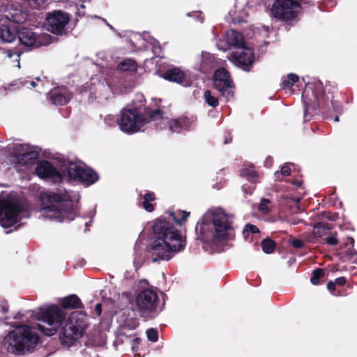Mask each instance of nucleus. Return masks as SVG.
I'll use <instances>...</instances> for the list:
<instances>
[{"label":"nucleus","mask_w":357,"mask_h":357,"mask_svg":"<svg viewBox=\"0 0 357 357\" xmlns=\"http://www.w3.org/2000/svg\"><path fill=\"white\" fill-rule=\"evenodd\" d=\"M29 84L32 86V87H35L36 84L34 81H31V82H29Z\"/></svg>","instance_id":"nucleus-52"},{"label":"nucleus","mask_w":357,"mask_h":357,"mask_svg":"<svg viewBox=\"0 0 357 357\" xmlns=\"http://www.w3.org/2000/svg\"><path fill=\"white\" fill-rule=\"evenodd\" d=\"M146 123V118L137 109H123L118 121L120 129L129 134L138 132Z\"/></svg>","instance_id":"nucleus-9"},{"label":"nucleus","mask_w":357,"mask_h":357,"mask_svg":"<svg viewBox=\"0 0 357 357\" xmlns=\"http://www.w3.org/2000/svg\"><path fill=\"white\" fill-rule=\"evenodd\" d=\"M213 86L222 96H233L234 84L231 79H213Z\"/></svg>","instance_id":"nucleus-21"},{"label":"nucleus","mask_w":357,"mask_h":357,"mask_svg":"<svg viewBox=\"0 0 357 357\" xmlns=\"http://www.w3.org/2000/svg\"><path fill=\"white\" fill-rule=\"evenodd\" d=\"M333 96L329 92L325 93L321 83L305 87L302 94L305 105V121H310L311 118L319 112H326L330 105H333Z\"/></svg>","instance_id":"nucleus-4"},{"label":"nucleus","mask_w":357,"mask_h":357,"mask_svg":"<svg viewBox=\"0 0 357 357\" xmlns=\"http://www.w3.org/2000/svg\"><path fill=\"white\" fill-rule=\"evenodd\" d=\"M189 215L190 212L185 211L168 210L155 220L152 227L155 238L150 245L153 262L169 261L185 249V239L177 227H181Z\"/></svg>","instance_id":"nucleus-1"},{"label":"nucleus","mask_w":357,"mask_h":357,"mask_svg":"<svg viewBox=\"0 0 357 357\" xmlns=\"http://www.w3.org/2000/svg\"><path fill=\"white\" fill-rule=\"evenodd\" d=\"M261 245L263 252L266 254L273 253L276 247L275 241L269 237L262 240Z\"/></svg>","instance_id":"nucleus-30"},{"label":"nucleus","mask_w":357,"mask_h":357,"mask_svg":"<svg viewBox=\"0 0 357 357\" xmlns=\"http://www.w3.org/2000/svg\"><path fill=\"white\" fill-rule=\"evenodd\" d=\"M190 126V119L186 116L172 119L169 122V129L172 132L179 133L183 130H188Z\"/></svg>","instance_id":"nucleus-22"},{"label":"nucleus","mask_w":357,"mask_h":357,"mask_svg":"<svg viewBox=\"0 0 357 357\" xmlns=\"http://www.w3.org/2000/svg\"><path fill=\"white\" fill-rule=\"evenodd\" d=\"M43 199L50 204L45 206L44 211L50 219H55L59 222H70L75 219V204L68 195L47 192L44 194Z\"/></svg>","instance_id":"nucleus-5"},{"label":"nucleus","mask_w":357,"mask_h":357,"mask_svg":"<svg viewBox=\"0 0 357 357\" xmlns=\"http://www.w3.org/2000/svg\"><path fill=\"white\" fill-rule=\"evenodd\" d=\"M2 308L4 312H7L8 307V306L7 307L3 306Z\"/></svg>","instance_id":"nucleus-53"},{"label":"nucleus","mask_w":357,"mask_h":357,"mask_svg":"<svg viewBox=\"0 0 357 357\" xmlns=\"http://www.w3.org/2000/svg\"><path fill=\"white\" fill-rule=\"evenodd\" d=\"M19 26L10 23L0 24V41L3 43L14 42L18 33Z\"/></svg>","instance_id":"nucleus-18"},{"label":"nucleus","mask_w":357,"mask_h":357,"mask_svg":"<svg viewBox=\"0 0 357 357\" xmlns=\"http://www.w3.org/2000/svg\"><path fill=\"white\" fill-rule=\"evenodd\" d=\"M139 325V323L135 319H130L126 322V326L129 329H135Z\"/></svg>","instance_id":"nucleus-44"},{"label":"nucleus","mask_w":357,"mask_h":357,"mask_svg":"<svg viewBox=\"0 0 357 357\" xmlns=\"http://www.w3.org/2000/svg\"><path fill=\"white\" fill-rule=\"evenodd\" d=\"M24 1L32 9H40L45 3V0H24Z\"/></svg>","instance_id":"nucleus-38"},{"label":"nucleus","mask_w":357,"mask_h":357,"mask_svg":"<svg viewBox=\"0 0 357 357\" xmlns=\"http://www.w3.org/2000/svg\"><path fill=\"white\" fill-rule=\"evenodd\" d=\"M357 251L354 248L349 249L347 250V255L351 258L353 256L356 255Z\"/></svg>","instance_id":"nucleus-48"},{"label":"nucleus","mask_w":357,"mask_h":357,"mask_svg":"<svg viewBox=\"0 0 357 357\" xmlns=\"http://www.w3.org/2000/svg\"><path fill=\"white\" fill-rule=\"evenodd\" d=\"M39 154L35 151H28L24 153H17L15 158L17 159L19 162L22 165H29L34 164L38 160Z\"/></svg>","instance_id":"nucleus-26"},{"label":"nucleus","mask_w":357,"mask_h":357,"mask_svg":"<svg viewBox=\"0 0 357 357\" xmlns=\"http://www.w3.org/2000/svg\"><path fill=\"white\" fill-rule=\"evenodd\" d=\"M337 232H335L331 236H327L324 238V241L326 243L329 245L335 246L339 243V240L337 237Z\"/></svg>","instance_id":"nucleus-40"},{"label":"nucleus","mask_w":357,"mask_h":357,"mask_svg":"<svg viewBox=\"0 0 357 357\" xmlns=\"http://www.w3.org/2000/svg\"><path fill=\"white\" fill-rule=\"evenodd\" d=\"M204 97L205 99V102L207 103L208 105L213 107H216L219 105L218 98L213 96L209 90H206L204 91Z\"/></svg>","instance_id":"nucleus-35"},{"label":"nucleus","mask_w":357,"mask_h":357,"mask_svg":"<svg viewBox=\"0 0 357 357\" xmlns=\"http://www.w3.org/2000/svg\"><path fill=\"white\" fill-rule=\"evenodd\" d=\"M298 76L294 73H289L287 77H283L282 86L283 89L291 88L294 83L298 81Z\"/></svg>","instance_id":"nucleus-33"},{"label":"nucleus","mask_w":357,"mask_h":357,"mask_svg":"<svg viewBox=\"0 0 357 357\" xmlns=\"http://www.w3.org/2000/svg\"><path fill=\"white\" fill-rule=\"evenodd\" d=\"M17 38L24 47L31 50L50 45L52 36L48 33L37 34L32 29L19 26Z\"/></svg>","instance_id":"nucleus-10"},{"label":"nucleus","mask_w":357,"mask_h":357,"mask_svg":"<svg viewBox=\"0 0 357 357\" xmlns=\"http://www.w3.org/2000/svg\"><path fill=\"white\" fill-rule=\"evenodd\" d=\"M66 314L63 310L56 305H52L46 308H40L36 314L38 321H42L48 325V327L38 324V329L46 336L54 335L63 321L65 320Z\"/></svg>","instance_id":"nucleus-7"},{"label":"nucleus","mask_w":357,"mask_h":357,"mask_svg":"<svg viewBox=\"0 0 357 357\" xmlns=\"http://www.w3.org/2000/svg\"><path fill=\"white\" fill-rule=\"evenodd\" d=\"M35 172L40 178L52 179L54 182L60 181L62 178L61 174L47 160L40 161Z\"/></svg>","instance_id":"nucleus-16"},{"label":"nucleus","mask_w":357,"mask_h":357,"mask_svg":"<svg viewBox=\"0 0 357 357\" xmlns=\"http://www.w3.org/2000/svg\"><path fill=\"white\" fill-rule=\"evenodd\" d=\"M6 19L15 24H23L27 18V13L20 8L9 6L3 14Z\"/></svg>","instance_id":"nucleus-19"},{"label":"nucleus","mask_w":357,"mask_h":357,"mask_svg":"<svg viewBox=\"0 0 357 357\" xmlns=\"http://www.w3.org/2000/svg\"><path fill=\"white\" fill-rule=\"evenodd\" d=\"M290 244L295 248H302L305 245L303 241L298 238L292 239Z\"/></svg>","instance_id":"nucleus-43"},{"label":"nucleus","mask_w":357,"mask_h":357,"mask_svg":"<svg viewBox=\"0 0 357 357\" xmlns=\"http://www.w3.org/2000/svg\"><path fill=\"white\" fill-rule=\"evenodd\" d=\"M290 174H291V168L287 165H284L282 167L280 172L277 171L275 173V176L278 178H280V175L287 176H289Z\"/></svg>","instance_id":"nucleus-41"},{"label":"nucleus","mask_w":357,"mask_h":357,"mask_svg":"<svg viewBox=\"0 0 357 357\" xmlns=\"http://www.w3.org/2000/svg\"><path fill=\"white\" fill-rule=\"evenodd\" d=\"M348 242L351 245L352 248L354 245V238L353 237H348Z\"/></svg>","instance_id":"nucleus-50"},{"label":"nucleus","mask_w":357,"mask_h":357,"mask_svg":"<svg viewBox=\"0 0 357 357\" xmlns=\"http://www.w3.org/2000/svg\"><path fill=\"white\" fill-rule=\"evenodd\" d=\"M23 146L22 144H16L14 149L16 151L23 150Z\"/></svg>","instance_id":"nucleus-49"},{"label":"nucleus","mask_w":357,"mask_h":357,"mask_svg":"<svg viewBox=\"0 0 357 357\" xmlns=\"http://www.w3.org/2000/svg\"><path fill=\"white\" fill-rule=\"evenodd\" d=\"M330 227L328 223L326 222H319L315 225L314 228V234L315 236L322 237L325 236L328 230H330Z\"/></svg>","instance_id":"nucleus-31"},{"label":"nucleus","mask_w":357,"mask_h":357,"mask_svg":"<svg viewBox=\"0 0 357 357\" xmlns=\"http://www.w3.org/2000/svg\"><path fill=\"white\" fill-rule=\"evenodd\" d=\"M60 305L64 309H81L84 307L80 298L75 294L61 298Z\"/></svg>","instance_id":"nucleus-24"},{"label":"nucleus","mask_w":357,"mask_h":357,"mask_svg":"<svg viewBox=\"0 0 357 357\" xmlns=\"http://www.w3.org/2000/svg\"><path fill=\"white\" fill-rule=\"evenodd\" d=\"M23 211L20 203L6 199H0V225L5 228L13 226Z\"/></svg>","instance_id":"nucleus-14"},{"label":"nucleus","mask_w":357,"mask_h":357,"mask_svg":"<svg viewBox=\"0 0 357 357\" xmlns=\"http://www.w3.org/2000/svg\"><path fill=\"white\" fill-rule=\"evenodd\" d=\"M270 203V201L267 199L263 198L261 200L260 204L259 206V210L265 213H268L271 211L268 206V204Z\"/></svg>","instance_id":"nucleus-42"},{"label":"nucleus","mask_w":357,"mask_h":357,"mask_svg":"<svg viewBox=\"0 0 357 357\" xmlns=\"http://www.w3.org/2000/svg\"><path fill=\"white\" fill-rule=\"evenodd\" d=\"M70 20V15L61 10H54L47 14L46 29L56 36H67L66 26Z\"/></svg>","instance_id":"nucleus-11"},{"label":"nucleus","mask_w":357,"mask_h":357,"mask_svg":"<svg viewBox=\"0 0 357 357\" xmlns=\"http://www.w3.org/2000/svg\"><path fill=\"white\" fill-rule=\"evenodd\" d=\"M39 337L33 328L27 325L17 327L4 337L3 346L9 353L24 355L31 352L38 344Z\"/></svg>","instance_id":"nucleus-3"},{"label":"nucleus","mask_w":357,"mask_h":357,"mask_svg":"<svg viewBox=\"0 0 357 357\" xmlns=\"http://www.w3.org/2000/svg\"><path fill=\"white\" fill-rule=\"evenodd\" d=\"M241 176L246 178L251 182H256L258 178V173L252 168H243L241 170Z\"/></svg>","instance_id":"nucleus-32"},{"label":"nucleus","mask_w":357,"mask_h":357,"mask_svg":"<svg viewBox=\"0 0 357 357\" xmlns=\"http://www.w3.org/2000/svg\"><path fill=\"white\" fill-rule=\"evenodd\" d=\"M213 79H231L229 73L224 68H220L214 72Z\"/></svg>","instance_id":"nucleus-36"},{"label":"nucleus","mask_w":357,"mask_h":357,"mask_svg":"<svg viewBox=\"0 0 357 357\" xmlns=\"http://www.w3.org/2000/svg\"><path fill=\"white\" fill-rule=\"evenodd\" d=\"M158 293L152 289L140 291L135 299V310L144 320L152 319L162 311Z\"/></svg>","instance_id":"nucleus-6"},{"label":"nucleus","mask_w":357,"mask_h":357,"mask_svg":"<svg viewBox=\"0 0 357 357\" xmlns=\"http://www.w3.org/2000/svg\"><path fill=\"white\" fill-rule=\"evenodd\" d=\"M227 42L236 50L246 45L243 34L236 30L227 33Z\"/></svg>","instance_id":"nucleus-25"},{"label":"nucleus","mask_w":357,"mask_h":357,"mask_svg":"<svg viewBox=\"0 0 357 357\" xmlns=\"http://www.w3.org/2000/svg\"><path fill=\"white\" fill-rule=\"evenodd\" d=\"M302 7L299 2L294 0H275L271 11L275 17L289 22L296 18Z\"/></svg>","instance_id":"nucleus-13"},{"label":"nucleus","mask_w":357,"mask_h":357,"mask_svg":"<svg viewBox=\"0 0 357 357\" xmlns=\"http://www.w3.org/2000/svg\"><path fill=\"white\" fill-rule=\"evenodd\" d=\"M139 196L143 199V201L141 203L142 208H144L147 212L153 211L155 208V204H151V202H153L156 199L155 194L153 192H147L144 195L140 193Z\"/></svg>","instance_id":"nucleus-27"},{"label":"nucleus","mask_w":357,"mask_h":357,"mask_svg":"<svg viewBox=\"0 0 357 357\" xmlns=\"http://www.w3.org/2000/svg\"><path fill=\"white\" fill-rule=\"evenodd\" d=\"M233 219L234 215L223 211L206 213L197 222L195 231L205 243L227 240L234 234Z\"/></svg>","instance_id":"nucleus-2"},{"label":"nucleus","mask_w":357,"mask_h":357,"mask_svg":"<svg viewBox=\"0 0 357 357\" xmlns=\"http://www.w3.org/2000/svg\"><path fill=\"white\" fill-rule=\"evenodd\" d=\"M232 142V136L230 132H227L225 135L224 144H228Z\"/></svg>","instance_id":"nucleus-46"},{"label":"nucleus","mask_w":357,"mask_h":357,"mask_svg":"<svg viewBox=\"0 0 357 357\" xmlns=\"http://www.w3.org/2000/svg\"><path fill=\"white\" fill-rule=\"evenodd\" d=\"M102 304L100 303H98L96 305L95 309H94V313L98 316H100L102 313Z\"/></svg>","instance_id":"nucleus-45"},{"label":"nucleus","mask_w":357,"mask_h":357,"mask_svg":"<svg viewBox=\"0 0 357 357\" xmlns=\"http://www.w3.org/2000/svg\"><path fill=\"white\" fill-rule=\"evenodd\" d=\"M73 94L65 86L52 89L47 93V98L52 105L63 106L68 104L73 98Z\"/></svg>","instance_id":"nucleus-15"},{"label":"nucleus","mask_w":357,"mask_h":357,"mask_svg":"<svg viewBox=\"0 0 357 357\" xmlns=\"http://www.w3.org/2000/svg\"><path fill=\"white\" fill-rule=\"evenodd\" d=\"M201 65H202V67L203 68H207V67H208V65H207V63H206V61L204 58H203V60H202V64H201Z\"/></svg>","instance_id":"nucleus-51"},{"label":"nucleus","mask_w":357,"mask_h":357,"mask_svg":"<svg viewBox=\"0 0 357 357\" xmlns=\"http://www.w3.org/2000/svg\"><path fill=\"white\" fill-rule=\"evenodd\" d=\"M347 284V279L342 276L336 278L334 281L330 280L327 283V289L328 291L335 296H347L348 295L347 289H337Z\"/></svg>","instance_id":"nucleus-20"},{"label":"nucleus","mask_w":357,"mask_h":357,"mask_svg":"<svg viewBox=\"0 0 357 357\" xmlns=\"http://www.w3.org/2000/svg\"><path fill=\"white\" fill-rule=\"evenodd\" d=\"M69 180L79 181L86 186H90L99 179L98 174L91 167H84L75 162H70L66 169Z\"/></svg>","instance_id":"nucleus-12"},{"label":"nucleus","mask_w":357,"mask_h":357,"mask_svg":"<svg viewBox=\"0 0 357 357\" xmlns=\"http://www.w3.org/2000/svg\"><path fill=\"white\" fill-rule=\"evenodd\" d=\"M86 328L84 314L77 312L71 313L60 331L59 339L61 343L68 346L73 345L82 336Z\"/></svg>","instance_id":"nucleus-8"},{"label":"nucleus","mask_w":357,"mask_h":357,"mask_svg":"<svg viewBox=\"0 0 357 357\" xmlns=\"http://www.w3.org/2000/svg\"><path fill=\"white\" fill-rule=\"evenodd\" d=\"M162 77L169 82L182 84L185 80V73L178 68H172L166 70Z\"/></svg>","instance_id":"nucleus-23"},{"label":"nucleus","mask_w":357,"mask_h":357,"mask_svg":"<svg viewBox=\"0 0 357 357\" xmlns=\"http://www.w3.org/2000/svg\"><path fill=\"white\" fill-rule=\"evenodd\" d=\"M291 183L296 187H301L303 184V181L298 178H294Z\"/></svg>","instance_id":"nucleus-47"},{"label":"nucleus","mask_w":357,"mask_h":357,"mask_svg":"<svg viewBox=\"0 0 357 357\" xmlns=\"http://www.w3.org/2000/svg\"><path fill=\"white\" fill-rule=\"evenodd\" d=\"M328 274L324 268H317L312 271L310 282L313 285H320L325 282Z\"/></svg>","instance_id":"nucleus-28"},{"label":"nucleus","mask_w":357,"mask_h":357,"mask_svg":"<svg viewBox=\"0 0 357 357\" xmlns=\"http://www.w3.org/2000/svg\"><path fill=\"white\" fill-rule=\"evenodd\" d=\"M147 338L152 342H155L158 340V333L157 329L149 328L146 331Z\"/></svg>","instance_id":"nucleus-39"},{"label":"nucleus","mask_w":357,"mask_h":357,"mask_svg":"<svg viewBox=\"0 0 357 357\" xmlns=\"http://www.w3.org/2000/svg\"><path fill=\"white\" fill-rule=\"evenodd\" d=\"M231 56L245 70L253 63L255 59L252 49L248 47L246 45L234 51Z\"/></svg>","instance_id":"nucleus-17"},{"label":"nucleus","mask_w":357,"mask_h":357,"mask_svg":"<svg viewBox=\"0 0 357 357\" xmlns=\"http://www.w3.org/2000/svg\"><path fill=\"white\" fill-rule=\"evenodd\" d=\"M260 232L259 229L250 223H248L245 225L243 230V235L245 238H248L249 234H259Z\"/></svg>","instance_id":"nucleus-37"},{"label":"nucleus","mask_w":357,"mask_h":357,"mask_svg":"<svg viewBox=\"0 0 357 357\" xmlns=\"http://www.w3.org/2000/svg\"><path fill=\"white\" fill-rule=\"evenodd\" d=\"M335 121H339V117L337 116H335Z\"/></svg>","instance_id":"nucleus-54"},{"label":"nucleus","mask_w":357,"mask_h":357,"mask_svg":"<svg viewBox=\"0 0 357 357\" xmlns=\"http://www.w3.org/2000/svg\"><path fill=\"white\" fill-rule=\"evenodd\" d=\"M137 63L132 59H126L121 61L118 65V69L121 71L135 73L137 70Z\"/></svg>","instance_id":"nucleus-29"},{"label":"nucleus","mask_w":357,"mask_h":357,"mask_svg":"<svg viewBox=\"0 0 357 357\" xmlns=\"http://www.w3.org/2000/svg\"><path fill=\"white\" fill-rule=\"evenodd\" d=\"M146 113L148 115L146 119L147 123L150 121H155L162 117L163 112L160 109H146Z\"/></svg>","instance_id":"nucleus-34"}]
</instances>
